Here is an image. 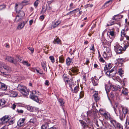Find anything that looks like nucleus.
I'll use <instances>...</instances> for the list:
<instances>
[{
  "instance_id": "nucleus-1",
  "label": "nucleus",
  "mask_w": 129,
  "mask_h": 129,
  "mask_svg": "<svg viewBox=\"0 0 129 129\" xmlns=\"http://www.w3.org/2000/svg\"><path fill=\"white\" fill-rule=\"evenodd\" d=\"M129 46V42L127 41L125 42L124 46L123 48L119 44H117L114 46V50L115 52L117 54H120L122 53L123 50L124 51Z\"/></svg>"
},
{
  "instance_id": "nucleus-2",
  "label": "nucleus",
  "mask_w": 129,
  "mask_h": 129,
  "mask_svg": "<svg viewBox=\"0 0 129 129\" xmlns=\"http://www.w3.org/2000/svg\"><path fill=\"white\" fill-rule=\"evenodd\" d=\"M104 41V42H103L102 45L104 46V49L106 50V51L104 52L103 56L104 58H105L107 57L110 56L111 52L109 48L107 47L106 46L105 44L106 42L105 41Z\"/></svg>"
},
{
  "instance_id": "nucleus-3",
  "label": "nucleus",
  "mask_w": 129,
  "mask_h": 129,
  "mask_svg": "<svg viewBox=\"0 0 129 129\" xmlns=\"http://www.w3.org/2000/svg\"><path fill=\"white\" fill-rule=\"evenodd\" d=\"M39 92L36 91H33L30 95V98L37 102H39V99L38 98Z\"/></svg>"
},
{
  "instance_id": "nucleus-4",
  "label": "nucleus",
  "mask_w": 129,
  "mask_h": 129,
  "mask_svg": "<svg viewBox=\"0 0 129 129\" xmlns=\"http://www.w3.org/2000/svg\"><path fill=\"white\" fill-rule=\"evenodd\" d=\"M110 121L115 129H123V126L122 125L116 120L111 119Z\"/></svg>"
},
{
  "instance_id": "nucleus-5",
  "label": "nucleus",
  "mask_w": 129,
  "mask_h": 129,
  "mask_svg": "<svg viewBox=\"0 0 129 129\" xmlns=\"http://www.w3.org/2000/svg\"><path fill=\"white\" fill-rule=\"evenodd\" d=\"M25 119V118H20L17 122V124L19 127L23 126L24 125Z\"/></svg>"
},
{
  "instance_id": "nucleus-6",
  "label": "nucleus",
  "mask_w": 129,
  "mask_h": 129,
  "mask_svg": "<svg viewBox=\"0 0 129 129\" xmlns=\"http://www.w3.org/2000/svg\"><path fill=\"white\" fill-rule=\"evenodd\" d=\"M2 68L7 72H10L11 70L10 68L4 63H2L1 64H0V68Z\"/></svg>"
},
{
  "instance_id": "nucleus-7",
  "label": "nucleus",
  "mask_w": 129,
  "mask_h": 129,
  "mask_svg": "<svg viewBox=\"0 0 129 129\" xmlns=\"http://www.w3.org/2000/svg\"><path fill=\"white\" fill-rule=\"evenodd\" d=\"M10 119V118L8 116L6 115L1 119V120L3 123H5L8 122Z\"/></svg>"
},
{
  "instance_id": "nucleus-8",
  "label": "nucleus",
  "mask_w": 129,
  "mask_h": 129,
  "mask_svg": "<svg viewBox=\"0 0 129 129\" xmlns=\"http://www.w3.org/2000/svg\"><path fill=\"white\" fill-rule=\"evenodd\" d=\"M108 36L109 37L108 39V41H106L104 39V41H103V40H102V43L103 42H104V41H105L106 42L105 44H106V45L107 46V45L109 46L110 45L111 43L113 40L114 38L112 37H110V36Z\"/></svg>"
},
{
  "instance_id": "nucleus-9",
  "label": "nucleus",
  "mask_w": 129,
  "mask_h": 129,
  "mask_svg": "<svg viewBox=\"0 0 129 129\" xmlns=\"http://www.w3.org/2000/svg\"><path fill=\"white\" fill-rule=\"evenodd\" d=\"M91 79L93 85L97 86L98 85L99 83L98 79L97 78L96 76H94V77H92Z\"/></svg>"
},
{
  "instance_id": "nucleus-10",
  "label": "nucleus",
  "mask_w": 129,
  "mask_h": 129,
  "mask_svg": "<svg viewBox=\"0 0 129 129\" xmlns=\"http://www.w3.org/2000/svg\"><path fill=\"white\" fill-rule=\"evenodd\" d=\"M50 122H45V124H43L41 127L42 129H49L50 125Z\"/></svg>"
},
{
  "instance_id": "nucleus-11",
  "label": "nucleus",
  "mask_w": 129,
  "mask_h": 129,
  "mask_svg": "<svg viewBox=\"0 0 129 129\" xmlns=\"http://www.w3.org/2000/svg\"><path fill=\"white\" fill-rule=\"evenodd\" d=\"M5 59L6 60H7L10 63H13L15 64H16V60H14V58L11 56H7L5 58Z\"/></svg>"
},
{
  "instance_id": "nucleus-12",
  "label": "nucleus",
  "mask_w": 129,
  "mask_h": 129,
  "mask_svg": "<svg viewBox=\"0 0 129 129\" xmlns=\"http://www.w3.org/2000/svg\"><path fill=\"white\" fill-rule=\"evenodd\" d=\"M127 29H122L121 32V38L120 40V41H122L125 36H126Z\"/></svg>"
},
{
  "instance_id": "nucleus-13",
  "label": "nucleus",
  "mask_w": 129,
  "mask_h": 129,
  "mask_svg": "<svg viewBox=\"0 0 129 129\" xmlns=\"http://www.w3.org/2000/svg\"><path fill=\"white\" fill-rule=\"evenodd\" d=\"M93 98L95 101L97 102L100 99V97L98 95V92L95 91L93 95Z\"/></svg>"
},
{
  "instance_id": "nucleus-14",
  "label": "nucleus",
  "mask_w": 129,
  "mask_h": 129,
  "mask_svg": "<svg viewBox=\"0 0 129 129\" xmlns=\"http://www.w3.org/2000/svg\"><path fill=\"white\" fill-rule=\"evenodd\" d=\"M118 69V67L115 66L112 69L109 71L111 73L113 74V76H114L117 73Z\"/></svg>"
},
{
  "instance_id": "nucleus-15",
  "label": "nucleus",
  "mask_w": 129,
  "mask_h": 129,
  "mask_svg": "<svg viewBox=\"0 0 129 129\" xmlns=\"http://www.w3.org/2000/svg\"><path fill=\"white\" fill-rule=\"evenodd\" d=\"M21 93L24 95L27 96L28 95L29 93V90L27 89L25 87L24 89L22 90Z\"/></svg>"
},
{
  "instance_id": "nucleus-16",
  "label": "nucleus",
  "mask_w": 129,
  "mask_h": 129,
  "mask_svg": "<svg viewBox=\"0 0 129 129\" xmlns=\"http://www.w3.org/2000/svg\"><path fill=\"white\" fill-rule=\"evenodd\" d=\"M121 16L120 15H114L112 18V19L113 20H115L117 22L119 19L121 18Z\"/></svg>"
},
{
  "instance_id": "nucleus-17",
  "label": "nucleus",
  "mask_w": 129,
  "mask_h": 129,
  "mask_svg": "<svg viewBox=\"0 0 129 129\" xmlns=\"http://www.w3.org/2000/svg\"><path fill=\"white\" fill-rule=\"evenodd\" d=\"M25 87V86L24 85L19 84L17 87V89L21 93L22 91H23L22 90L24 88V89Z\"/></svg>"
},
{
  "instance_id": "nucleus-18",
  "label": "nucleus",
  "mask_w": 129,
  "mask_h": 129,
  "mask_svg": "<svg viewBox=\"0 0 129 129\" xmlns=\"http://www.w3.org/2000/svg\"><path fill=\"white\" fill-rule=\"evenodd\" d=\"M61 22L59 20L57 21H55L52 23V27H53V28H55Z\"/></svg>"
},
{
  "instance_id": "nucleus-19",
  "label": "nucleus",
  "mask_w": 129,
  "mask_h": 129,
  "mask_svg": "<svg viewBox=\"0 0 129 129\" xmlns=\"http://www.w3.org/2000/svg\"><path fill=\"white\" fill-rule=\"evenodd\" d=\"M124 60L123 58H118L116 59L117 63L119 65V66H121L122 64L123 63Z\"/></svg>"
},
{
  "instance_id": "nucleus-20",
  "label": "nucleus",
  "mask_w": 129,
  "mask_h": 129,
  "mask_svg": "<svg viewBox=\"0 0 129 129\" xmlns=\"http://www.w3.org/2000/svg\"><path fill=\"white\" fill-rule=\"evenodd\" d=\"M7 88V86L4 84L0 82V88L2 90H5Z\"/></svg>"
},
{
  "instance_id": "nucleus-21",
  "label": "nucleus",
  "mask_w": 129,
  "mask_h": 129,
  "mask_svg": "<svg viewBox=\"0 0 129 129\" xmlns=\"http://www.w3.org/2000/svg\"><path fill=\"white\" fill-rule=\"evenodd\" d=\"M73 63L72 59L70 57H68L66 60V63L67 65L69 66Z\"/></svg>"
},
{
  "instance_id": "nucleus-22",
  "label": "nucleus",
  "mask_w": 129,
  "mask_h": 129,
  "mask_svg": "<svg viewBox=\"0 0 129 129\" xmlns=\"http://www.w3.org/2000/svg\"><path fill=\"white\" fill-rule=\"evenodd\" d=\"M112 2L113 0H110L106 2L103 5V7L105 8L108 6L112 4Z\"/></svg>"
},
{
  "instance_id": "nucleus-23",
  "label": "nucleus",
  "mask_w": 129,
  "mask_h": 129,
  "mask_svg": "<svg viewBox=\"0 0 129 129\" xmlns=\"http://www.w3.org/2000/svg\"><path fill=\"white\" fill-rule=\"evenodd\" d=\"M61 41L58 38H57L56 39H55L53 41V43L54 44H60L61 43Z\"/></svg>"
},
{
  "instance_id": "nucleus-24",
  "label": "nucleus",
  "mask_w": 129,
  "mask_h": 129,
  "mask_svg": "<svg viewBox=\"0 0 129 129\" xmlns=\"http://www.w3.org/2000/svg\"><path fill=\"white\" fill-rule=\"evenodd\" d=\"M107 35L108 36H111V37H114L115 35V33L114 30H111V29L109 30L107 33Z\"/></svg>"
},
{
  "instance_id": "nucleus-25",
  "label": "nucleus",
  "mask_w": 129,
  "mask_h": 129,
  "mask_svg": "<svg viewBox=\"0 0 129 129\" xmlns=\"http://www.w3.org/2000/svg\"><path fill=\"white\" fill-rule=\"evenodd\" d=\"M27 109L30 112H33L36 110L35 108L30 106L28 105L27 106Z\"/></svg>"
},
{
  "instance_id": "nucleus-26",
  "label": "nucleus",
  "mask_w": 129,
  "mask_h": 129,
  "mask_svg": "<svg viewBox=\"0 0 129 129\" xmlns=\"http://www.w3.org/2000/svg\"><path fill=\"white\" fill-rule=\"evenodd\" d=\"M118 73L120 76L122 77L124 74V71L121 68H120L118 67V69H117Z\"/></svg>"
},
{
  "instance_id": "nucleus-27",
  "label": "nucleus",
  "mask_w": 129,
  "mask_h": 129,
  "mask_svg": "<svg viewBox=\"0 0 129 129\" xmlns=\"http://www.w3.org/2000/svg\"><path fill=\"white\" fill-rule=\"evenodd\" d=\"M109 24H107V26H111L114 25L115 24H118L115 21V20H110L109 22Z\"/></svg>"
},
{
  "instance_id": "nucleus-28",
  "label": "nucleus",
  "mask_w": 129,
  "mask_h": 129,
  "mask_svg": "<svg viewBox=\"0 0 129 129\" xmlns=\"http://www.w3.org/2000/svg\"><path fill=\"white\" fill-rule=\"evenodd\" d=\"M119 118L121 121H123L124 120V118H125V115L120 112H119Z\"/></svg>"
},
{
  "instance_id": "nucleus-29",
  "label": "nucleus",
  "mask_w": 129,
  "mask_h": 129,
  "mask_svg": "<svg viewBox=\"0 0 129 129\" xmlns=\"http://www.w3.org/2000/svg\"><path fill=\"white\" fill-rule=\"evenodd\" d=\"M128 90L126 88L123 87L122 91V93L126 95L128 94Z\"/></svg>"
},
{
  "instance_id": "nucleus-30",
  "label": "nucleus",
  "mask_w": 129,
  "mask_h": 129,
  "mask_svg": "<svg viewBox=\"0 0 129 129\" xmlns=\"http://www.w3.org/2000/svg\"><path fill=\"white\" fill-rule=\"evenodd\" d=\"M71 71L74 73H75V75L78 74L77 72L79 71L78 69V68L75 67H72L71 69Z\"/></svg>"
},
{
  "instance_id": "nucleus-31",
  "label": "nucleus",
  "mask_w": 129,
  "mask_h": 129,
  "mask_svg": "<svg viewBox=\"0 0 129 129\" xmlns=\"http://www.w3.org/2000/svg\"><path fill=\"white\" fill-rule=\"evenodd\" d=\"M58 101L60 105L62 106L64 105V100L62 98H58Z\"/></svg>"
},
{
  "instance_id": "nucleus-32",
  "label": "nucleus",
  "mask_w": 129,
  "mask_h": 129,
  "mask_svg": "<svg viewBox=\"0 0 129 129\" xmlns=\"http://www.w3.org/2000/svg\"><path fill=\"white\" fill-rule=\"evenodd\" d=\"M111 88L112 89L113 91H115L117 90L118 88L120 89L121 88L119 86H118L117 87L116 86L114 85H113L111 86Z\"/></svg>"
},
{
  "instance_id": "nucleus-33",
  "label": "nucleus",
  "mask_w": 129,
  "mask_h": 129,
  "mask_svg": "<svg viewBox=\"0 0 129 129\" xmlns=\"http://www.w3.org/2000/svg\"><path fill=\"white\" fill-rule=\"evenodd\" d=\"M111 64L109 63L108 65H105L104 68L105 71L110 69L111 68Z\"/></svg>"
},
{
  "instance_id": "nucleus-34",
  "label": "nucleus",
  "mask_w": 129,
  "mask_h": 129,
  "mask_svg": "<svg viewBox=\"0 0 129 129\" xmlns=\"http://www.w3.org/2000/svg\"><path fill=\"white\" fill-rule=\"evenodd\" d=\"M41 65L44 71L46 72L47 71L46 65V62H41Z\"/></svg>"
},
{
  "instance_id": "nucleus-35",
  "label": "nucleus",
  "mask_w": 129,
  "mask_h": 129,
  "mask_svg": "<svg viewBox=\"0 0 129 129\" xmlns=\"http://www.w3.org/2000/svg\"><path fill=\"white\" fill-rule=\"evenodd\" d=\"M24 26V21L21 23L18 26L17 28L19 30L22 29Z\"/></svg>"
},
{
  "instance_id": "nucleus-36",
  "label": "nucleus",
  "mask_w": 129,
  "mask_h": 129,
  "mask_svg": "<svg viewBox=\"0 0 129 129\" xmlns=\"http://www.w3.org/2000/svg\"><path fill=\"white\" fill-rule=\"evenodd\" d=\"M22 19V18L21 16L19 17L17 15L16 16V18L15 19L14 21L17 22L20 21Z\"/></svg>"
},
{
  "instance_id": "nucleus-37",
  "label": "nucleus",
  "mask_w": 129,
  "mask_h": 129,
  "mask_svg": "<svg viewBox=\"0 0 129 129\" xmlns=\"http://www.w3.org/2000/svg\"><path fill=\"white\" fill-rule=\"evenodd\" d=\"M25 14L24 12L22 11H19V12L18 13L17 15L19 17L21 16L22 18H23Z\"/></svg>"
},
{
  "instance_id": "nucleus-38",
  "label": "nucleus",
  "mask_w": 129,
  "mask_h": 129,
  "mask_svg": "<svg viewBox=\"0 0 129 129\" xmlns=\"http://www.w3.org/2000/svg\"><path fill=\"white\" fill-rule=\"evenodd\" d=\"M71 88L72 89V91L74 93H77L79 90V87L77 86H76L74 87L73 90L72 87Z\"/></svg>"
},
{
  "instance_id": "nucleus-39",
  "label": "nucleus",
  "mask_w": 129,
  "mask_h": 129,
  "mask_svg": "<svg viewBox=\"0 0 129 129\" xmlns=\"http://www.w3.org/2000/svg\"><path fill=\"white\" fill-rule=\"evenodd\" d=\"M10 95V96L11 97H14L17 96V92L14 91H12L11 92Z\"/></svg>"
},
{
  "instance_id": "nucleus-40",
  "label": "nucleus",
  "mask_w": 129,
  "mask_h": 129,
  "mask_svg": "<svg viewBox=\"0 0 129 129\" xmlns=\"http://www.w3.org/2000/svg\"><path fill=\"white\" fill-rule=\"evenodd\" d=\"M111 85L110 86H108L107 85H105V90L107 93L109 92L110 90V89H111Z\"/></svg>"
},
{
  "instance_id": "nucleus-41",
  "label": "nucleus",
  "mask_w": 129,
  "mask_h": 129,
  "mask_svg": "<svg viewBox=\"0 0 129 129\" xmlns=\"http://www.w3.org/2000/svg\"><path fill=\"white\" fill-rule=\"evenodd\" d=\"M125 127L127 129L129 128V119L127 118L125 122Z\"/></svg>"
},
{
  "instance_id": "nucleus-42",
  "label": "nucleus",
  "mask_w": 129,
  "mask_h": 129,
  "mask_svg": "<svg viewBox=\"0 0 129 129\" xmlns=\"http://www.w3.org/2000/svg\"><path fill=\"white\" fill-rule=\"evenodd\" d=\"M122 111L123 113L126 115L128 111L127 108L126 107L123 108H122Z\"/></svg>"
},
{
  "instance_id": "nucleus-43",
  "label": "nucleus",
  "mask_w": 129,
  "mask_h": 129,
  "mask_svg": "<svg viewBox=\"0 0 129 129\" xmlns=\"http://www.w3.org/2000/svg\"><path fill=\"white\" fill-rule=\"evenodd\" d=\"M22 63L23 64L26 66L27 67L29 66H30V64L28 62L26 61H23L22 62Z\"/></svg>"
},
{
  "instance_id": "nucleus-44",
  "label": "nucleus",
  "mask_w": 129,
  "mask_h": 129,
  "mask_svg": "<svg viewBox=\"0 0 129 129\" xmlns=\"http://www.w3.org/2000/svg\"><path fill=\"white\" fill-rule=\"evenodd\" d=\"M6 5H0V10L4 9H5L6 7Z\"/></svg>"
},
{
  "instance_id": "nucleus-45",
  "label": "nucleus",
  "mask_w": 129,
  "mask_h": 129,
  "mask_svg": "<svg viewBox=\"0 0 129 129\" xmlns=\"http://www.w3.org/2000/svg\"><path fill=\"white\" fill-rule=\"evenodd\" d=\"M6 101L3 99H1L0 100V106L4 105Z\"/></svg>"
},
{
  "instance_id": "nucleus-46",
  "label": "nucleus",
  "mask_w": 129,
  "mask_h": 129,
  "mask_svg": "<svg viewBox=\"0 0 129 129\" xmlns=\"http://www.w3.org/2000/svg\"><path fill=\"white\" fill-rule=\"evenodd\" d=\"M49 58L51 60V62L54 63L55 62L54 58L53 56H51L49 57Z\"/></svg>"
},
{
  "instance_id": "nucleus-47",
  "label": "nucleus",
  "mask_w": 129,
  "mask_h": 129,
  "mask_svg": "<svg viewBox=\"0 0 129 129\" xmlns=\"http://www.w3.org/2000/svg\"><path fill=\"white\" fill-rule=\"evenodd\" d=\"M59 62L62 63H63L64 61V59L61 56L59 57Z\"/></svg>"
},
{
  "instance_id": "nucleus-48",
  "label": "nucleus",
  "mask_w": 129,
  "mask_h": 129,
  "mask_svg": "<svg viewBox=\"0 0 129 129\" xmlns=\"http://www.w3.org/2000/svg\"><path fill=\"white\" fill-rule=\"evenodd\" d=\"M84 95V92L83 91H81L79 95V99H80L81 98H82Z\"/></svg>"
},
{
  "instance_id": "nucleus-49",
  "label": "nucleus",
  "mask_w": 129,
  "mask_h": 129,
  "mask_svg": "<svg viewBox=\"0 0 129 129\" xmlns=\"http://www.w3.org/2000/svg\"><path fill=\"white\" fill-rule=\"evenodd\" d=\"M40 1L39 0H37L34 3V5L35 6L37 7Z\"/></svg>"
},
{
  "instance_id": "nucleus-50",
  "label": "nucleus",
  "mask_w": 129,
  "mask_h": 129,
  "mask_svg": "<svg viewBox=\"0 0 129 129\" xmlns=\"http://www.w3.org/2000/svg\"><path fill=\"white\" fill-rule=\"evenodd\" d=\"M103 115L106 118H109L110 114H109L105 113L103 114Z\"/></svg>"
},
{
  "instance_id": "nucleus-51",
  "label": "nucleus",
  "mask_w": 129,
  "mask_h": 129,
  "mask_svg": "<svg viewBox=\"0 0 129 129\" xmlns=\"http://www.w3.org/2000/svg\"><path fill=\"white\" fill-rule=\"evenodd\" d=\"M78 9H79V8H77V9H76L72 11H71L70 12H69V13H67V15H68L74 12V11H76L75 12H73V13H75L77 12L76 11L77 10H78Z\"/></svg>"
},
{
  "instance_id": "nucleus-52",
  "label": "nucleus",
  "mask_w": 129,
  "mask_h": 129,
  "mask_svg": "<svg viewBox=\"0 0 129 129\" xmlns=\"http://www.w3.org/2000/svg\"><path fill=\"white\" fill-rule=\"evenodd\" d=\"M80 122L81 123V124L82 126L84 128L85 127L86 125V124L85 122L82 120L80 121Z\"/></svg>"
},
{
  "instance_id": "nucleus-53",
  "label": "nucleus",
  "mask_w": 129,
  "mask_h": 129,
  "mask_svg": "<svg viewBox=\"0 0 129 129\" xmlns=\"http://www.w3.org/2000/svg\"><path fill=\"white\" fill-rule=\"evenodd\" d=\"M90 50L92 51L93 52L95 51V49L94 48V45L93 44H92L91 45V47L90 48Z\"/></svg>"
},
{
  "instance_id": "nucleus-54",
  "label": "nucleus",
  "mask_w": 129,
  "mask_h": 129,
  "mask_svg": "<svg viewBox=\"0 0 129 129\" xmlns=\"http://www.w3.org/2000/svg\"><path fill=\"white\" fill-rule=\"evenodd\" d=\"M63 79L64 81V82H66V81H67V80H68L69 78H68L67 77L64 76V75L63 76Z\"/></svg>"
},
{
  "instance_id": "nucleus-55",
  "label": "nucleus",
  "mask_w": 129,
  "mask_h": 129,
  "mask_svg": "<svg viewBox=\"0 0 129 129\" xmlns=\"http://www.w3.org/2000/svg\"><path fill=\"white\" fill-rule=\"evenodd\" d=\"M73 5V3H72L70 4V8L69 9V10H70L74 8H75V7H72Z\"/></svg>"
},
{
  "instance_id": "nucleus-56",
  "label": "nucleus",
  "mask_w": 129,
  "mask_h": 129,
  "mask_svg": "<svg viewBox=\"0 0 129 129\" xmlns=\"http://www.w3.org/2000/svg\"><path fill=\"white\" fill-rule=\"evenodd\" d=\"M41 12L42 13H44L46 12V9H45L44 6H43L42 9L41 11Z\"/></svg>"
},
{
  "instance_id": "nucleus-57",
  "label": "nucleus",
  "mask_w": 129,
  "mask_h": 129,
  "mask_svg": "<svg viewBox=\"0 0 129 129\" xmlns=\"http://www.w3.org/2000/svg\"><path fill=\"white\" fill-rule=\"evenodd\" d=\"M106 74L109 75H112L113 76V74H112L110 72V71H108L106 72Z\"/></svg>"
},
{
  "instance_id": "nucleus-58",
  "label": "nucleus",
  "mask_w": 129,
  "mask_h": 129,
  "mask_svg": "<svg viewBox=\"0 0 129 129\" xmlns=\"http://www.w3.org/2000/svg\"><path fill=\"white\" fill-rule=\"evenodd\" d=\"M16 111L19 113H23V111L22 110L17 109Z\"/></svg>"
},
{
  "instance_id": "nucleus-59",
  "label": "nucleus",
  "mask_w": 129,
  "mask_h": 129,
  "mask_svg": "<svg viewBox=\"0 0 129 129\" xmlns=\"http://www.w3.org/2000/svg\"><path fill=\"white\" fill-rule=\"evenodd\" d=\"M99 61L102 62H105V60L103 59V58L102 57L99 58Z\"/></svg>"
},
{
  "instance_id": "nucleus-60",
  "label": "nucleus",
  "mask_w": 129,
  "mask_h": 129,
  "mask_svg": "<svg viewBox=\"0 0 129 129\" xmlns=\"http://www.w3.org/2000/svg\"><path fill=\"white\" fill-rule=\"evenodd\" d=\"M73 84V82L72 81H71L70 80L69 81L68 83L67 84H68L69 85L70 87H71V86Z\"/></svg>"
},
{
  "instance_id": "nucleus-61",
  "label": "nucleus",
  "mask_w": 129,
  "mask_h": 129,
  "mask_svg": "<svg viewBox=\"0 0 129 129\" xmlns=\"http://www.w3.org/2000/svg\"><path fill=\"white\" fill-rule=\"evenodd\" d=\"M28 48L31 51L32 53H33L34 51V49L33 48L28 47Z\"/></svg>"
},
{
  "instance_id": "nucleus-62",
  "label": "nucleus",
  "mask_w": 129,
  "mask_h": 129,
  "mask_svg": "<svg viewBox=\"0 0 129 129\" xmlns=\"http://www.w3.org/2000/svg\"><path fill=\"white\" fill-rule=\"evenodd\" d=\"M29 121L30 122L32 123H35V120L34 119H30Z\"/></svg>"
},
{
  "instance_id": "nucleus-63",
  "label": "nucleus",
  "mask_w": 129,
  "mask_h": 129,
  "mask_svg": "<svg viewBox=\"0 0 129 129\" xmlns=\"http://www.w3.org/2000/svg\"><path fill=\"white\" fill-rule=\"evenodd\" d=\"M18 6V5L17 4H16L15 6V9L16 11L17 12V11H18V10L17 9V7Z\"/></svg>"
},
{
  "instance_id": "nucleus-64",
  "label": "nucleus",
  "mask_w": 129,
  "mask_h": 129,
  "mask_svg": "<svg viewBox=\"0 0 129 129\" xmlns=\"http://www.w3.org/2000/svg\"><path fill=\"white\" fill-rule=\"evenodd\" d=\"M49 129H58L57 126H54L52 127L49 128Z\"/></svg>"
}]
</instances>
